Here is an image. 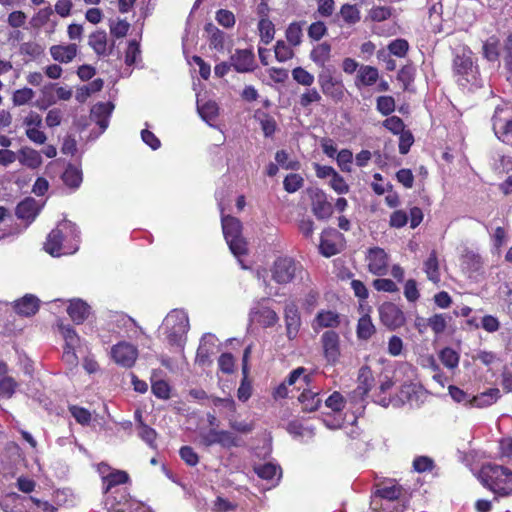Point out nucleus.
Here are the masks:
<instances>
[{"label": "nucleus", "mask_w": 512, "mask_h": 512, "mask_svg": "<svg viewBox=\"0 0 512 512\" xmlns=\"http://www.w3.org/2000/svg\"><path fill=\"white\" fill-rule=\"evenodd\" d=\"M78 234L76 225L64 220L49 233L44 249L54 257L72 254L78 250Z\"/></svg>", "instance_id": "f257e3e1"}, {"label": "nucleus", "mask_w": 512, "mask_h": 512, "mask_svg": "<svg viewBox=\"0 0 512 512\" xmlns=\"http://www.w3.org/2000/svg\"><path fill=\"white\" fill-rule=\"evenodd\" d=\"M189 330L187 313L182 309H173L164 318L159 331L165 340L173 346L183 347Z\"/></svg>", "instance_id": "f03ea898"}, {"label": "nucleus", "mask_w": 512, "mask_h": 512, "mask_svg": "<svg viewBox=\"0 0 512 512\" xmlns=\"http://www.w3.org/2000/svg\"><path fill=\"white\" fill-rule=\"evenodd\" d=\"M481 483L499 496L512 494V471L507 467L487 464L479 473Z\"/></svg>", "instance_id": "7ed1b4c3"}, {"label": "nucleus", "mask_w": 512, "mask_h": 512, "mask_svg": "<svg viewBox=\"0 0 512 512\" xmlns=\"http://www.w3.org/2000/svg\"><path fill=\"white\" fill-rule=\"evenodd\" d=\"M472 51L463 48L460 53L455 55L453 60V71L457 83L463 88L478 87V68L474 65Z\"/></svg>", "instance_id": "20e7f679"}, {"label": "nucleus", "mask_w": 512, "mask_h": 512, "mask_svg": "<svg viewBox=\"0 0 512 512\" xmlns=\"http://www.w3.org/2000/svg\"><path fill=\"white\" fill-rule=\"evenodd\" d=\"M221 221L224 238L233 255L239 258L240 256L246 254L247 243L241 236L242 226L240 221L237 218L224 216L223 214Z\"/></svg>", "instance_id": "39448f33"}, {"label": "nucleus", "mask_w": 512, "mask_h": 512, "mask_svg": "<svg viewBox=\"0 0 512 512\" xmlns=\"http://www.w3.org/2000/svg\"><path fill=\"white\" fill-rule=\"evenodd\" d=\"M301 268L300 263L293 258L279 257L271 267L272 279L278 284H288L293 281Z\"/></svg>", "instance_id": "423d86ee"}, {"label": "nucleus", "mask_w": 512, "mask_h": 512, "mask_svg": "<svg viewBox=\"0 0 512 512\" xmlns=\"http://www.w3.org/2000/svg\"><path fill=\"white\" fill-rule=\"evenodd\" d=\"M110 357L117 365L131 368L138 358V349L129 342L121 341L111 347Z\"/></svg>", "instance_id": "0eeeda50"}, {"label": "nucleus", "mask_w": 512, "mask_h": 512, "mask_svg": "<svg viewBox=\"0 0 512 512\" xmlns=\"http://www.w3.org/2000/svg\"><path fill=\"white\" fill-rule=\"evenodd\" d=\"M129 480V476L125 471L122 470H113L109 472L107 476H103V493L106 495L105 498V506L110 510H116L117 512H121V509L116 508L115 498H112L111 494L112 490L118 485L125 484ZM120 504V501L117 502Z\"/></svg>", "instance_id": "6e6552de"}, {"label": "nucleus", "mask_w": 512, "mask_h": 512, "mask_svg": "<svg viewBox=\"0 0 512 512\" xmlns=\"http://www.w3.org/2000/svg\"><path fill=\"white\" fill-rule=\"evenodd\" d=\"M325 405L335 413L334 416H326L323 419L325 426L330 429L342 428L345 418L342 416V410L345 407L343 395L337 391L333 392L326 400Z\"/></svg>", "instance_id": "1a4fd4ad"}, {"label": "nucleus", "mask_w": 512, "mask_h": 512, "mask_svg": "<svg viewBox=\"0 0 512 512\" xmlns=\"http://www.w3.org/2000/svg\"><path fill=\"white\" fill-rule=\"evenodd\" d=\"M318 83L321 91L327 97L340 101L344 97V86L342 82L332 75L330 69L322 70L318 74Z\"/></svg>", "instance_id": "9d476101"}, {"label": "nucleus", "mask_w": 512, "mask_h": 512, "mask_svg": "<svg viewBox=\"0 0 512 512\" xmlns=\"http://www.w3.org/2000/svg\"><path fill=\"white\" fill-rule=\"evenodd\" d=\"M382 324L390 330H395L405 323L403 311L394 303L386 302L379 307Z\"/></svg>", "instance_id": "9b49d317"}, {"label": "nucleus", "mask_w": 512, "mask_h": 512, "mask_svg": "<svg viewBox=\"0 0 512 512\" xmlns=\"http://www.w3.org/2000/svg\"><path fill=\"white\" fill-rule=\"evenodd\" d=\"M506 112L503 107H496L492 117V125L497 138L502 142L509 143L512 141V119L504 116Z\"/></svg>", "instance_id": "f8f14e48"}, {"label": "nucleus", "mask_w": 512, "mask_h": 512, "mask_svg": "<svg viewBox=\"0 0 512 512\" xmlns=\"http://www.w3.org/2000/svg\"><path fill=\"white\" fill-rule=\"evenodd\" d=\"M279 320L276 312L263 302H256L250 309L249 321L263 327H272Z\"/></svg>", "instance_id": "ddd939ff"}, {"label": "nucleus", "mask_w": 512, "mask_h": 512, "mask_svg": "<svg viewBox=\"0 0 512 512\" xmlns=\"http://www.w3.org/2000/svg\"><path fill=\"white\" fill-rule=\"evenodd\" d=\"M311 375L305 374V369L299 367L292 371L288 379L281 383L274 392L275 398H285L288 395V386L295 385L299 382L297 389H301L303 386H309L311 382Z\"/></svg>", "instance_id": "4468645a"}, {"label": "nucleus", "mask_w": 512, "mask_h": 512, "mask_svg": "<svg viewBox=\"0 0 512 512\" xmlns=\"http://www.w3.org/2000/svg\"><path fill=\"white\" fill-rule=\"evenodd\" d=\"M321 344L327 362L337 363L341 354L339 335L333 330L326 331L321 336Z\"/></svg>", "instance_id": "2eb2a0df"}, {"label": "nucleus", "mask_w": 512, "mask_h": 512, "mask_svg": "<svg viewBox=\"0 0 512 512\" xmlns=\"http://www.w3.org/2000/svg\"><path fill=\"white\" fill-rule=\"evenodd\" d=\"M231 65L238 73H248L256 68L254 53L251 49H237L230 57Z\"/></svg>", "instance_id": "dca6fc26"}, {"label": "nucleus", "mask_w": 512, "mask_h": 512, "mask_svg": "<svg viewBox=\"0 0 512 512\" xmlns=\"http://www.w3.org/2000/svg\"><path fill=\"white\" fill-rule=\"evenodd\" d=\"M342 235L336 229H326L321 234L319 250L325 257L336 255L340 251Z\"/></svg>", "instance_id": "f3484780"}, {"label": "nucleus", "mask_w": 512, "mask_h": 512, "mask_svg": "<svg viewBox=\"0 0 512 512\" xmlns=\"http://www.w3.org/2000/svg\"><path fill=\"white\" fill-rule=\"evenodd\" d=\"M369 271L378 276H384L388 272V256L381 248H372L367 254Z\"/></svg>", "instance_id": "a211bd4d"}, {"label": "nucleus", "mask_w": 512, "mask_h": 512, "mask_svg": "<svg viewBox=\"0 0 512 512\" xmlns=\"http://www.w3.org/2000/svg\"><path fill=\"white\" fill-rule=\"evenodd\" d=\"M373 381L374 379L371 369L368 366L361 367L358 373L357 388L351 393L352 402H362L370 391Z\"/></svg>", "instance_id": "6ab92c4d"}, {"label": "nucleus", "mask_w": 512, "mask_h": 512, "mask_svg": "<svg viewBox=\"0 0 512 512\" xmlns=\"http://www.w3.org/2000/svg\"><path fill=\"white\" fill-rule=\"evenodd\" d=\"M284 320L288 339H295L301 326V318L298 307L294 302L286 304L284 309Z\"/></svg>", "instance_id": "aec40b11"}, {"label": "nucleus", "mask_w": 512, "mask_h": 512, "mask_svg": "<svg viewBox=\"0 0 512 512\" xmlns=\"http://www.w3.org/2000/svg\"><path fill=\"white\" fill-rule=\"evenodd\" d=\"M312 212L318 219H328L333 213V206L322 190H315L312 195Z\"/></svg>", "instance_id": "412c9836"}, {"label": "nucleus", "mask_w": 512, "mask_h": 512, "mask_svg": "<svg viewBox=\"0 0 512 512\" xmlns=\"http://www.w3.org/2000/svg\"><path fill=\"white\" fill-rule=\"evenodd\" d=\"M49 53L54 61L67 64L77 56L78 46L75 43L52 45Z\"/></svg>", "instance_id": "4be33fe9"}, {"label": "nucleus", "mask_w": 512, "mask_h": 512, "mask_svg": "<svg viewBox=\"0 0 512 512\" xmlns=\"http://www.w3.org/2000/svg\"><path fill=\"white\" fill-rule=\"evenodd\" d=\"M217 338L211 333L204 334L197 349L196 362L202 366L210 363V356L214 353Z\"/></svg>", "instance_id": "5701e85b"}, {"label": "nucleus", "mask_w": 512, "mask_h": 512, "mask_svg": "<svg viewBox=\"0 0 512 512\" xmlns=\"http://www.w3.org/2000/svg\"><path fill=\"white\" fill-rule=\"evenodd\" d=\"M402 494V488L393 481H387L377 484L376 491L372 497V504L376 505L378 499L393 501L398 499Z\"/></svg>", "instance_id": "b1692460"}, {"label": "nucleus", "mask_w": 512, "mask_h": 512, "mask_svg": "<svg viewBox=\"0 0 512 512\" xmlns=\"http://www.w3.org/2000/svg\"><path fill=\"white\" fill-rule=\"evenodd\" d=\"M114 109L111 102H100L95 104L91 109V119L97 123L101 131H105L109 125V117Z\"/></svg>", "instance_id": "393cba45"}, {"label": "nucleus", "mask_w": 512, "mask_h": 512, "mask_svg": "<svg viewBox=\"0 0 512 512\" xmlns=\"http://www.w3.org/2000/svg\"><path fill=\"white\" fill-rule=\"evenodd\" d=\"M340 324V315L332 310H321L317 313L312 322L314 331H319L322 328H336Z\"/></svg>", "instance_id": "a878e982"}, {"label": "nucleus", "mask_w": 512, "mask_h": 512, "mask_svg": "<svg viewBox=\"0 0 512 512\" xmlns=\"http://www.w3.org/2000/svg\"><path fill=\"white\" fill-rule=\"evenodd\" d=\"M67 313L74 323L81 324L89 316L90 307L81 299H72L67 308Z\"/></svg>", "instance_id": "bb28decb"}, {"label": "nucleus", "mask_w": 512, "mask_h": 512, "mask_svg": "<svg viewBox=\"0 0 512 512\" xmlns=\"http://www.w3.org/2000/svg\"><path fill=\"white\" fill-rule=\"evenodd\" d=\"M310 59L322 70L328 69L327 64L331 59V45L327 42L316 45L310 52Z\"/></svg>", "instance_id": "cd10ccee"}, {"label": "nucleus", "mask_w": 512, "mask_h": 512, "mask_svg": "<svg viewBox=\"0 0 512 512\" xmlns=\"http://www.w3.org/2000/svg\"><path fill=\"white\" fill-rule=\"evenodd\" d=\"M18 161L30 169H36L42 164V157L37 150L25 146L18 151Z\"/></svg>", "instance_id": "c85d7f7f"}, {"label": "nucleus", "mask_w": 512, "mask_h": 512, "mask_svg": "<svg viewBox=\"0 0 512 512\" xmlns=\"http://www.w3.org/2000/svg\"><path fill=\"white\" fill-rule=\"evenodd\" d=\"M16 312L23 316L34 315L39 309V300L32 294H27L15 302Z\"/></svg>", "instance_id": "c756f323"}, {"label": "nucleus", "mask_w": 512, "mask_h": 512, "mask_svg": "<svg viewBox=\"0 0 512 512\" xmlns=\"http://www.w3.org/2000/svg\"><path fill=\"white\" fill-rule=\"evenodd\" d=\"M500 397L498 388H490L469 400V407L484 408L494 404Z\"/></svg>", "instance_id": "7c9ffc66"}, {"label": "nucleus", "mask_w": 512, "mask_h": 512, "mask_svg": "<svg viewBox=\"0 0 512 512\" xmlns=\"http://www.w3.org/2000/svg\"><path fill=\"white\" fill-rule=\"evenodd\" d=\"M135 419L137 421V433L138 436L151 448H156V438L157 433L156 431L143 423L142 421V415L139 411L135 413Z\"/></svg>", "instance_id": "2f4dec72"}, {"label": "nucleus", "mask_w": 512, "mask_h": 512, "mask_svg": "<svg viewBox=\"0 0 512 512\" xmlns=\"http://www.w3.org/2000/svg\"><path fill=\"white\" fill-rule=\"evenodd\" d=\"M39 205L33 198H26L21 201L16 208V215L18 218L25 220H34L39 213Z\"/></svg>", "instance_id": "473e14b6"}, {"label": "nucleus", "mask_w": 512, "mask_h": 512, "mask_svg": "<svg viewBox=\"0 0 512 512\" xmlns=\"http://www.w3.org/2000/svg\"><path fill=\"white\" fill-rule=\"evenodd\" d=\"M379 78L378 70L375 67L364 65L358 70L355 84L357 87L372 86Z\"/></svg>", "instance_id": "72a5a7b5"}, {"label": "nucleus", "mask_w": 512, "mask_h": 512, "mask_svg": "<svg viewBox=\"0 0 512 512\" xmlns=\"http://www.w3.org/2000/svg\"><path fill=\"white\" fill-rule=\"evenodd\" d=\"M62 180L66 186L76 190L80 187L83 180L82 170L75 165L69 164L62 174Z\"/></svg>", "instance_id": "f704fd0d"}, {"label": "nucleus", "mask_w": 512, "mask_h": 512, "mask_svg": "<svg viewBox=\"0 0 512 512\" xmlns=\"http://www.w3.org/2000/svg\"><path fill=\"white\" fill-rule=\"evenodd\" d=\"M89 46L94 52L101 56L107 54V34L105 31H96L89 36Z\"/></svg>", "instance_id": "c9c22d12"}, {"label": "nucleus", "mask_w": 512, "mask_h": 512, "mask_svg": "<svg viewBox=\"0 0 512 512\" xmlns=\"http://www.w3.org/2000/svg\"><path fill=\"white\" fill-rule=\"evenodd\" d=\"M424 272L431 282L437 284L440 281L439 263L435 251H432L424 262Z\"/></svg>", "instance_id": "e433bc0d"}, {"label": "nucleus", "mask_w": 512, "mask_h": 512, "mask_svg": "<svg viewBox=\"0 0 512 512\" xmlns=\"http://www.w3.org/2000/svg\"><path fill=\"white\" fill-rule=\"evenodd\" d=\"M197 109L198 113L201 116V118L207 122L209 125H213L212 122L216 119L218 116V105L214 101H207L203 104H200V102H197Z\"/></svg>", "instance_id": "4c0bfd02"}, {"label": "nucleus", "mask_w": 512, "mask_h": 512, "mask_svg": "<svg viewBox=\"0 0 512 512\" xmlns=\"http://www.w3.org/2000/svg\"><path fill=\"white\" fill-rule=\"evenodd\" d=\"M298 399L307 411H315L321 403L318 392L307 388L303 389Z\"/></svg>", "instance_id": "58836bf2"}, {"label": "nucleus", "mask_w": 512, "mask_h": 512, "mask_svg": "<svg viewBox=\"0 0 512 512\" xmlns=\"http://www.w3.org/2000/svg\"><path fill=\"white\" fill-rule=\"evenodd\" d=\"M256 474L266 480H278L281 476V469L273 463H265L255 467Z\"/></svg>", "instance_id": "ea45409f"}, {"label": "nucleus", "mask_w": 512, "mask_h": 512, "mask_svg": "<svg viewBox=\"0 0 512 512\" xmlns=\"http://www.w3.org/2000/svg\"><path fill=\"white\" fill-rule=\"evenodd\" d=\"M375 333V326L369 315H363L357 324V337L361 340H368Z\"/></svg>", "instance_id": "a19ab883"}, {"label": "nucleus", "mask_w": 512, "mask_h": 512, "mask_svg": "<svg viewBox=\"0 0 512 512\" xmlns=\"http://www.w3.org/2000/svg\"><path fill=\"white\" fill-rule=\"evenodd\" d=\"M255 118L260 122L262 131L266 137L272 136L276 130L275 119L265 112H256Z\"/></svg>", "instance_id": "79ce46f5"}, {"label": "nucleus", "mask_w": 512, "mask_h": 512, "mask_svg": "<svg viewBox=\"0 0 512 512\" xmlns=\"http://www.w3.org/2000/svg\"><path fill=\"white\" fill-rule=\"evenodd\" d=\"M451 320V317L447 314H434L430 318H428L429 327L432 331L439 335L443 333L447 327L448 322Z\"/></svg>", "instance_id": "37998d69"}, {"label": "nucleus", "mask_w": 512, "mask_h": 512, "mask_svg": "<svg viewBox=\"0 0 512 512\" xmlns=\"http://www.w3.org/2000/svg\"><path fill=\"white\" fill-rule=\"evenodd\" d=\"M60 333L65 341V347L75 349L79 343V336L70 325L59 324Z\"/></svg>", "instance_id": "c03bdc74"}, {"label": "nucleus", "mask_w": 512, "mask_h": 512, "mask_svg": "<svg viewBox=\"0 0 512 512\" xmlns=\"http://www.w3.org/2000/svg\"><path fill=\"white\" fill-rule=\"evenodd\" d=\"M242 372L244 376L237 390V397L240 401L246 402L252 394V386L248 380V367L246 364L242 367Z\"/></svg>", "instance_id": "a18cd8bd"}, {"label": "nucleus", "mask_w": 512, "mask_h": 512, "mask_svg": "<svg viewBox=\"0 0 512 512\" xmlns=\"http://www.w3.org/2000/svg\"><path fill=\"white\" fill-rule=\"evenodd\" d=\"M258 30L260 33L261 41L265 44H269L275 34L274 24L267 18H263L258 23Z\"/></svg>", "instance_id": "49530a36"}, {"label": "nucleus", "mask_w": 512, "mask_h": 512, "mask_svg": "<svg viewBox=\"0 0 512 512\" xmlns=\"http://www.w3.org/2000/svg\"><path fill=\"white\" fill-rule=\"evenodd\" d=\"M340 16L350 25L356 24L360 21V11L355 5L344 4L340 9Z\"/></svg>", "instance_id": "de8ad7c7"}, {"label": "nucleus", "mask_w": 512, "mask_h": 512, "mask_svg": "<svg viewBox=\"0 0 512 512\" xmlns=\"http://www.w3.org/2000/svg\"><path fill=\"white\" fill-rule=\"evenodd\" d=\"M286 39L292 46H298L302 42V25L298 22L291 23L286 29Z\"/></svg>", "instance_id": "09e8293b"}, {"label": "nucleus", "mask_w": 512, "mask_h": 512, "mask_svg": "<svg viewBox=\"0 0 512 512\" xmlns=\"http://www.w3.org/2000/svg\"><path fill=\"white\" fill-rule=\"evenodd\" d=\"M53 13L51 7L42 8L31 18L30 23L34 28H41L50 22Z\"/></svg>", "instance_id": "8fccbe9b"}, {"label": "nucleus", "mask_w": 512, "mask_h": 512, "mask_svg": "<svg viewBox=\"0 0 512 512\" xmlns=\"http://www.w3.org/2000/svg\"><path fill=\"white\" fill-rule=\"evenodd\" d=\"M292 78L300 85L310 87L315 80L313 74L302 67H296L292 70Z\"/></svg>", "instance_id": "3c124183"}, {"label": "nucleus", "mask_w": 512, "mask_h": 512, "mask_svg": "<svg viewBox=\"0 0 512 512\" xmlns=\"http://www.w3.org/2000/svg\"><path fill=\"white\" fill-rule=\"evenodd\" d=\"M275 57L279 62H286L293 58L294 52L290 45L286 44L284 41H277L275 48Z\"/></svg>", "instance_id": "603ef678"}, {"label": "nucleus", "mask_w": 512, "mask_h": 512, "mask_svg": "<svg viewBox=\"0 0 512 512\" xmlns=\"http://www.w3.org/2000/svg\"><path fill=\"white\" fill-rule=\"evenodd\" d=\"M336 161L343 172L352 171L353 154L349 149H342L336 155Z\"/></svg>", "instance_id": "864d4df0"}, {"label": "nucleus", "mask_w": 512, "mask_h": 512, "mask_svg": "<svg viewBox=\"0 0 512 512\" xmlns=\"http://www.w3.org/2000/svg\"><path fill=\"white\" fill-rule=\"evenodd\" d=\"M35 96L31 88L18 89L13 93L12 102L15 106H22L30 102Z\"/></svg>", "instance_id": "5fc2aeb1"}, {"label": "nucleus", "mask_w": 512, "mask_h": 512, "mask_svg": "<svg viewBox=\"0 0 512 512\" xmlns=\"http://www.w3.org/2000/svg\"><path fill=\"white\" fill-rule=\"evenodd\" d=\"M483 56L490 62L498 61L499 48L498 41L495 39H489L483 44L482 47Z\"/></svg>", "instance_id": "6e6d98bb"}, {"label": "nucleus", "mask_w": 512, "mask_h": 512, "mask_svg": "<svg viewBox=\"0 0 512 512\" xmlns=\"http://www.w3.org/2000/svg\"><path fill=\"white\" fill-rule=\"evenodd\" d=\"M440 360L444 366L453 369L458 366L459 355L451 348H444L440 352Z\"/></svg>", "instance_id": "4d7b16f0"}, {"label": "nucleus", "mask_w": 512, "mask_h": 512, "mask_svg": "<svg viewBox=\"0 0 512 512\" xmlns=\"http://www.w3.org/2000/svg\"><path fill=\"white\" fill-rule=\"evenodd\" d=\"M20 53L30 58H38L43 53V48L40 44L28 41L20 45Z\"/></svg>", "instance_id": "13d9d810"}, {"label": "nucleus", "mask_w": 512, "mask_h": 512, "mask_svg": "<svg viewBox=\"0 0 512 512\" xmlns=\"http://www.w3.org/2000/svg\"><path fill=\"white\" fill-rule=\"evenodd\" d=\"M218 444L223 448L238 447L241 445V440L230 431L220 430Z\"/></svg>", "instance_id": "bf43d9fd"}, {"label": "nucleus", "mask_w": 512, "mask_h": 512, "mask_svg": "<svg viewBox=\"0 0 512 512\" xmlns=\"http://www.w3.org/2000/svg\"><path fill=\"white\" fill-rule=\"evenodd\" d=\"M18 387V383L9 376L0 380V395L5 398H11Z\"/></svg>", "instance_id": "052dcab7"}, {"label": "nucleus", "mask_w": 512, "mask_h": 512, "mask_svg": "<svg viewBox=\"0 0 512 512\" xmlns=\"http://www.w3.org/2000/svg\"><path fill=\"white\" fill-rule=\"evenodd\" d=\"M392 14V10L387 6H375L368 12V17L375 22L387 20Z\"/></svg>", "instance_id": "680f3d73"}, {"label": "nucleus", "mask_w": 512, "mask_h": 512, "mask_svg": "<svg viewBox=\"0 0 512 512\" xmlns=\"http://www.w3.org/2000/svg\"><path fill=\"white\" fill-rule=\"evenodd\" d=\"M303 182L304 180L299 174H289L283 181L284 189L288 193H294L302 187Z\"/></svg>", "instance_id": "e2e57ef3"}, {"label": "nucleus", "mask_w": 512, "mask_h": 512, "mask_svg": "<svg viewBox=\"0 0 512 512\" xmlns=\"http://www.w3.org/2000/svg\"><path fill=\"white\" fill-rule=\"evenodd\" d=\"M395 109V101L391 96H380L377 99V110L383 115H389Z\"/></svg>", "instance_id": "0e129e2a"}, {"label": "nucleus", "mask_w": 512, "mask_h": 512, "mask_svg": "<svg viewBox=\"0 0 512 512\" xmlns=\"http://www.w3.org/2000/svg\"><path fill=\"white\" fill-rule=\"evenodd\" d=\"M216 21L225 28H231L235 25V16L229 10L220 9L216 12Z\"/></svg>", "instance_id": "69168bd1"}, {"label": "nucleus", "mask_w": 512, "mask_h": 512, "mask_svg": "<svg viewBox=\"0 0 512 512\" xmlns=\"http://www.w3.org/2000/svg\"><path fill=\"white\" fill-rule=\"evenodd\" d=\"M383 126L391 131L393 134H400L404 131V122L398 116H391L383 122Z\"/></svg>", "instance_id": "338daca9"}, {"label": "nucleus", "mask_w": 512, "mask_h": 512, "mask_svg": "<svg viewBox=\"0 0 512 512\" xmlns=\"http://www.w3.org/2000/svg\"><path fill=\"white\" fill-rule=\"evenodd\" d=\"M327 33V27L322 21L313 22L308 28V36L314 41L320 40Z\"/></svg>", "instance_id": "774afa93"}]
</instances>
